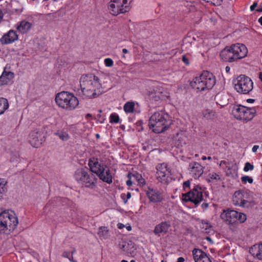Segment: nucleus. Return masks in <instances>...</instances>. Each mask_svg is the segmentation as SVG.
<instances>
[{
	"label": "nucleus",
	"instance_id": "f03ea898",
	"mask_svg": "<svg viewBox=\"0 0 262 262\" xmlns=\"http://www.w3.org/2000/svg\"><path fill=\"white\" fill-rule=\"evenodd\" d=\"M18 220L12 210H5L0 213V233L9 234L17 227Z\"/></svg>",
	"mask_w": 262,
	"mask_h": 262
},
{
	"label": "nucleus",
	"instance_id": "864d4df0",
	"mask_svg": "<svg viewBox=\"0 0 262 262\" xmlns=\"http://www.w3.org/2000/svg\"><path fill=\"white\" fill-rule=\"evenodd\" d=\"M220 165L221 166H223V165H226L227 166V167L228 168V166L227 165V162L225 161H222L220 164Z\"/></svg>",
	"mask_w": 262,
	"mask_h": 262
},
{
	"label": "nucleus",
	"instance_id": "c756f323",
	"mask_svg": "<svg viewBox=\"0 0 262 262\" xmlns=\"http://www.w3.org/2000/svg\"><path fill=\"white\" fill-rule=\"evenodd\" d=\"M128 179H133L134 182H137L139 184L142 185L145 183L144 180L142 178V176L138 173H133L128 174Z\"/></svg>",
	"mask_w": 262,
	"mask_h": 262
},
{
	"label": "nucleus",
	"instance_id": "9b49d317",
	"mask_svg": "<svg viewBox=\"0 0 262 262\" xmlns=\"http://www.w3.org/2000/svg\"><path fill=\"white\" fill-rule=\"evenodd\" d=\"M203 188L200 186H195L189 192L183 193L181 200L183 202H191L195 205L200 203L203 200Z\"/></svg>",
	"mask_w": 262,
	"mask_h": 262
},
{
	"label": "nucleus",
	"instance_id": "0eeeda50",
	"mask_svg": "<svg viewBox=\"0 0 262 262\" xmlns=\"http://www.w3.org/2000/svg\"><path fill=\"white\" fill-rule=\"evenodd\" d=\"M221 219L227 224H234L236 222L243 223L247 220V215L234 210H224L220 215Z\"/></svg>",
	"mask_w": 262,
	"mask_h": 262
},
{
	"label": "nucleus",
	"instance_id": "37998d69",
	"mask_svg": "<svg viewBox=\"0 0 262 262\" xmlns=\"http://www.w3.org/2000/svg\"><path fill=\"white\" fill-rule=\"evenodd\" d=\"M121 197L123 200L124 203H126L128 200L131 198V193L130 192H127L126 194L123 193L121 194Z\"/></svg>",
	"mask_w": 262,
	"mask_h": 262
},
{
	"label": "nucleus",
	"instance_id": "338daca9",
	"mask_svg": "<svg viewBox=\"0 0 262 262\" xmlns=\"http://www.w3.org/2000/svg\"><path fill=\"white\" fill-rule=\"evenodd\" d=\"M121 262H128V261L126 260H122Z\"/></svg>",
	"mask_w": 262,
	"mask_h": 262
},
{
	"label": "nucleus",
	"instance_id": "9d476101",
	"mask_svg": "<svg viewBox=\"0 0 262 262\" xmlns=\"http://www.w3.org/2000/svg\"><path fill=\"white\" fill-rule=\"evenodd\" d=\"M232 113L237 119L243 121L251 120L254 116L255 110L242 105H234Z\"/></svg>",
	"mask_w": 262,
	"mask_h": 262
},
{
	"label": "nucleus",
	"instance_id": "0e129e2a",
	"mask_svg": "<svg viewBox=\"0 0 262 262\" xmlns=\"http://www.w3.org/2000/svg\"><path fill=\"white\" fill-rule=\"evenodd\" d=\"M2 14L1 11H0V20L2 19Z\"/></svg>",
	"mask_w": 262,
	"mask_h": 262
},
{
	"label": "nucleus",
	"instance_id": "f3484780",
	"mask_svg": "<svg viewBox=\"0 0 262 262\" xmlns=\"http://www.w3.org/2000/svg\"><path fill=\"white\" fill-rule=\"evenodd\" d=\"M186 137L183 132H179L173 135L172 144L176 147H181L186 143Z\"/></svg>",
	"mask_w": 262,
	"mask_h": 262
},
{
	"label": "nucleus",
	"instance_id": "f257e3e1",
	"mask_svg": "<svg viewBox=\"0 0 262 262\" xmlns=\"http://www.w3.org/2000/svg\"><path fill=\"white\" fill-rule=\"evenodd\" d=\"M82 94L87 98H95L105 91V86L98 77L93 74H83L80 78Z\"/></svg>",
	"mask_w": 262,
	"mask_h": 262
},
{
	"label": "nucleus",
	"instance_id": "4468645a",
	"mask_svg": "<svg viewBox=\"0 0 262 262\" xmlns=\"http://www.w3.org/2000/svg\"><path fill=\"white\" fill-rule=\"evenodd\" d=\"M45 141L43 133L38 129L32 131L29 136V142L31 145L35 148L40 147Z\"/></svg>",
	"mask_w": 262,
	"mask_h": 262
},
{
	"label": "nucleus",
	"instance_id": "cd10ccee",
	"mask_svg": "<svg viewBox=\"0 0 262 262\" xmlns=\"http://www.w3.org/2000/svg\"><path fill=\"white\" fill-rule=\"evenodd\" d=\"M215 99L216 104L222 107L226 106L228 103L227 96L224 94H218L216 95Z\"/></svg>",
	"mask_w": 262,
	"mask_h": 262
},
{
	"label": "nucleus",
	"instance_id": "4be33fe9",
	"mask_svg": "<svg viewBox=\"0 0 262 262\" xmlns=\"http://www.w3.org/2000/svg\"><path fill=\"white\" fill-rule=\"evenodd\" d=\"M98 177L102 181L108 184L112 183L113 176L111 173L110 169L105 165L104 170H102L98 175Z\"/></svg>",
	"mask_w": 262,
	"mask_h": 262
},
{
	"label": "nucleus",
	"instance_id": "4d7b16f0",
	"mask_svg": "<svg viewBox=\"0 0 262 262\" xmlns=\"http://www.w3.org/2000/svg\"><path fill=\"white\" fill-rule=\"evenodd\" d=\"M230 71V68L229 66H227L225 68V71L227 73H229Z\"/></svg>",
	"mask_w": 262,
	"mask_h": 262
},
{
	"label": "nucleus",
	"instance_id": "c85d7f7f",
	"mask_svg": "<svg viewBox=\"0 0 262 262\" xmlns=\"http://www.w3.org/2000/svg\"><path fill=\"white\" fill-rule=\"evenodd\" d=\"M202 115L203 118L207 120H212L216 116V113L212 110L207 109L202 112Z\"/></svg>",
	"mask_w": 262,
	"mask_h": 262
},
{
	"label": "nucleus",
	"instance_id": "774afa93",
	"mask_svg": "<svg viewBox=\"0 0 262 262\" xmlns=\"http://www.w3.org/2000/svg\"><path fill=\"white\" fill-rule=\"evenodd\" d=\"M211 159V157H208L207 158V159H208V160H210Z\"/></svg>",
	"mask_w": 262,
	"mask_h": 262
},
{
	"label": "nucleus",
	"instance_id": "c03bdc74",
	"mask_svg": "<svg viewBox=\"0 0 262 262\" xmlns=\"http://www.w3.org/2000/svg\"><path fill=\"white\" fill-rule=\"evenodd\" d=\"M199 41L200 42V43L201 44L200 45V47H202L203 48H204V50H206L207 49V43H208V40L207 39H205V40H203L202 38L200 39V40H199Z\"/></svg>",
	"mask_w": 262,
	"mask_h": 262
},
{
	"label": "nucleus",
	"instance_id": "aec40b11",
	"mask_svg": "<svg viewBox=\"0 0 262 262\" xmlns=\"http://www.w3.org/2000/svg\"><path fill=\"white\" fill-rule=\"evenodd\" d=\"M192 255L195 262H211L207 254L201 250L194 249Z\"/></svg>",
	"mask_w": 262,
	"mask_h": 262
},
{
	"label": "nucleus",
	"instance_id": "5fc2aeb1",
	"mask_svg": "<svg viewBox=\"0 0 262 262\" xmlns=\"http://www.w3.org/2000/svg\"><path fill=\"white\" fill-rule=\"evenodd\" d=\"M184 259L183 257H180L178 258L177 262H184Z\"/></svg>",
	"mask_w": 262,
	"mask_h": 262
},
{
	"label": "nucleus",
	"instance_id": "680f3d73",
	"mask_svg": "<svg viewBox=\"0 0 262 262\" xmlns=\"http://www.w3.org/2000/svg\"><path fill=\"white\" fill-rule=\"evenodd\" d=\"M258 22L262 26V16L258 19Z\"/></svg>",
	"mask_w": 262,
	"mask_h": 262
},
{
	"label": "nucleus",
	"instance_id": "603ef678",
	"mask_svg": "<svg viewBox=\"0 0 262 262\" xmlns=\"http://www.w3.org/2000/svg\"><path fill=\"white\" fill-rule=\"evenodd\" d=\"M117 227L119 229H122L124 227H125V225L124 224H122V223H118L117 224Z\"/></svg>",
	"mask_w": 262,
	"mask_h": 262
},
{
	"label": "nucleus",
	"instance_id": "13d9d810",
	"mask_svg": "<svg viewBox=\"0 0 262 262\" xmlns=\"http://www.w3.org/2000/svg\"><path fill=\"white\" fill-rule=\"evenodd\" d=\"M254 99H248L247 100V102H248V103H252L254 102Z\"/></svg>",
	"mask_w": 262,
	"mask_h": 262
},
{
	"label": "nucleus",
	"instance_id": "a19ab883",
	"mask_svg": "<svg viewBox=\"0 0 262 262\" xmlns=\"http://www.w3.org/2000/svg\"><path fill=\"white\" fill-rule=\"evenodd\" d=\"M254 169V165L252 164H251L249 162H246L245 164V166L244 167V171L245 172H248L250 170H252Z\"/></svg>",
	"mask_w": 262,
	"mask_h": 262
},
{
	"label": "nucleus",
	"instance_id": "72a5a7b5",
	"mask_svg": "<svg viewBox=\"0 0 262 262\" xmlns=\"http://www.w3.org/2000/svg\"><path fill=\"white\" fill-rule=\"evenodd\" d=\"M108 229L106 227H100L99 228L98 235L102 239H106L107 237Z\"/></svg>",
	"mask_w": 262,
	"mask_h": 262
},
{
	"label": "nucleus",
	"instance_id": "e2e57ef3",
	"mask_svg": "<svg viewBox=\"0 0 262 262\" xmlns=\"http://www.w3.org/2000/svg\"><path fill=\"white\" fill-rule=\"evenodd\" d=\"M202 159L203 160H205L207 159V158L205 156H203V157H202Z\"/></svg>",
	"mask_w": 262,
	"mask_h": 262
},
{
	"label": "nucleus",
	"instance_id": "2f4dec72",
	"mask_svg": "<svg viewBox=\"0 0 262 262\" xmlns=\"http://www.w3.org/2000/svg\"><path fill=\"white\" fill-rule=\"evenodd\" d=\"M136 103L134 101H128L125 103L123 106L124 111L126 113L134 112Z\"/></svg>",
	"mask_w": 262,
	"mask_h": 262
},
{
	"label": "nucleus",
	"instance_id": "a18cd8bd",
	"mask_svg": "<svg viewBox=\"0 0 262 262\" xmlns=\"http://www.w3.org/2000/svg\"><path fill=\"white\" fill-rule=\"evenodd\" d=\"M182 59L186 64L188 65L189 64V59L185 55H183Z\"/></svg>",
	"mask_w": 262,
	"mask_h": 262
},
{
	"label": "nucleus",
	"instance_id": "2eb2a0df",
	"mask_svg": "<svg viewBox=\"0 0 262 262\" xmlns=\"http://www.w3.org/2000/svg\"><path fill=\"white\" fill-rule=\"evenodd\" d=\"M232 50L236 60L245 57L248 54L247 47L243 44L236 43L232 45Z\"/></svg>",
	"mask_w": 262,
	"mask_h": 262
},
{
	"label": "nucleus",
	"instance_id": "7ed1b4c3",
	"mask_svg": "<svg viewBox=\"0 0 262 262\" xmlns=\"http://www.w3.org/2000/svg\"><path fill=\"white\" fill-rule=\"evenodd\" d=\"M149 128L155 133H161L169 126L168 115L162 111L154 113L149 119Z\"/></svg>",
	"mask_w": 262,
	"mask_h": 262
},
{
	"label": "nucleus",
	"instance_id": "de8ad7c7",
	"mask_svg": "<svg viewBox=\"0 0 262 262\" xmlns=\"http://www.w3.org/2000/svg\"><path fill=\"white\" fill-rule=\"evenodd\" d=\"M258 4L257 2H254L250 7V10L251 11L254 10L255 8L257 6Z\"/></svg>",
	"mask_w": 262,
	"mask_h": 262
},
{
	"label": "nucleus",
	"instance_id": "58836bf2",
	"mask_svg": "<svg viewBox=\"0 0 262 262\" xmlns=\"http://www.w3.org/2000/svg\"><path fill=\"white\" fill-rule=\"evenodd\" d=\"M110 122L111 123H118L119 121V117L116 114H112L110 115Z\"/></svg>",
	"mask_w": 262,
	"mask_h": 262
},
{
	"label": "nucleus",
	"instance_id": "79ce46f5",
	"mask_svg": "<svg viewBox=\"0 0 262 262\" xmlns=\"http://www.w3.org/2000/svg\"><path fill=\"white\" fill-rule=\"evenodd\" d=\"M104 63L106 67H112L114 65V61L111 58H106L104 60Z\"/></svg>",
	"mask_w": 262,
	"mask_h": 262
},
{
	"label": "nucleus",
	"instance_id": "b1692460",
	"mask_svg": "<svg viewBox=\"0 0 262 262\" xmlns=\"http://www.w3.org/2000/svg\"><path fill=\"white\" fill-rule=\"evenodd\" d=\"M146 194L150 201L154 203L159 202L162 199L159 192L152 188H148Z\"/></svg>",
	"mask_w": 262,
	"mask_h": 262
},
{
	"label": "nucleus",
	"instance_id": "39448f33",
	"mask_svg": "<svg viewBox=\"0 0 262 262\" xmlns=\"http://www.w3.org/2000/svg\"><path fill=\"white\" fill-rule=\"evenodd\" d=\"M56 104L66 111L75 110L79 104L78 99L72 93L62 91L56 94L55 97Z\"/></svg>",
	"mask_w": 262,
	"mask_h": 262
},
{
	"label": "nucleus",
	"instance_id": "f704fd0d",
	"mask_svg": "<svg viewBox=\"0 0 262 262\" xmlns=\"http://www.w3.org/2000/svg\"><path fill=\"white\" fill-rule=\"evenodd\" d=\"M6 184L7 182L4 179L0 178V200L3 198L5 192L6 191Z\"/></svg>",
	"mask_w": 262,
	"mask_h": 262
},
{
	"label": "nucleus",
	"instance_id": "dca6fc26",
	"mask_svg": "<svg viewBox=\"0 0 262 262\" xmlns=\"http://www.w3.org/2000/svg\"><path fill=\"white\" fill-rule=\"evenodd\" d=\"M220 57L225 61L233 62L237 60L233 52L232 46L223 49L220 53Z\"/></svg>",
	"mask_w": 262,
	"mask_h": 262
},
{
	"label": "nucleus",
	"instance_id": "a211bd4d",
	"mask_svg": "<svg viewBox=\"0 0 262 262\" xmlns=\"http://www.w3.org/2000/svg\"><path fill=\"white\" fill-rule=\"evenodd\" d=\"M105 165L104 164H100L98 159L95 158L91 159L89 162V166L91 171L96 173L97 176L102 170H104Z\"/></svg>",
	"mask_w": 262,
	"mask_h": 262
},
{
	"label": "nucleus",
	"instance_id": "ea45409f",
	"mask_svg": "<svg viewBox=\"0 0 262 262\" xmlns=\"http://www.w3.org/2000/svg\"><path fill=\"white\" fill-rule=\"evenodd\" d=\"M241 181L242 183L244 184H246L247 182L250 184H251L253 183V179L251 177L248 176H245L242 177L241 178Z\"/></svg>",
	"mask_w": 262,
	"mask_h": 262
},
{
	"label": "nucleus",
	"instance_id": "bb28decb",
	"mask_svg": "<svg viewBox=\"0 0 262 262\" xmlns=\"http://www.w3.org/2000/svg\"><path fill=\"white\" fill-rule=\"evenodd\" d=\"M249 252L254 257L262 260V244L259 246L254 245L249 249Z\"/></svg>",
	"mask_w": 262,
	"mask_h": 262
},
{
	"label": "nucleus",
	"instance_id": "393cba45",
	"mask_svg": "<svg viewBox=\"0 0 262 262\" xmlns=\"http://www.w3.org/2000/svg\"><path fill=\"white\" fill-rule=\"evenodd\" d=\"M14 78V74L10 71L4 70L0 76V85H5L10 82Z\"/></svg>",
	"mask_w": 262,
	"mask_h": 262
},
{
	"label": "nucleus",
	"instance_id": "5701e85b",
	"mask_svg": "<svg viewBox=\"0 0 262 262\" xmlns=\"http://www.w3.org/2000/svg\"><path fill=\"white\" fill-rule=\"evenodd\" d=\"M170 227V224L167 222H162L157 225L154 230V233L156 235H159L161 233H166Z\"/></svg>",
	"mask_w": 262,
	"mask_h": 262
},
{
	"label": "nucleus",
	"instance_id": "a878e982",
	"mask_svg": "<svg viewBox=\"0 0 262 262\" xmlns=\"http://www.w3.org/2000/svg\"><path fill=\"white\" fill-rule=\"evenodd\" d=\"M32 26V25L31 23L26 20H22L17 25L16 29L19 33L24 34L29 32Z\"/></svg>",
	"mask_w": 262,
	"mask_h": 262
},
{
	"label": "nucleus",
	"instance_id": "4c0bfd02",
	"mask_svg": "<svg viewBox=\"0 0 262 262\" xmlns=\"http://www.w3.org/2000/svg\"><path fill=\"white\" fill-rule=\"evenodd\" d=\"M226 174L228 176L236 177L237 174V169L236 166H233L232 168L228 167V170L226 171Z\"/></svg>",
	"mask_w": 262,
	"mask_h": 262
},
{
	"label": "nucleus",
	"instance_id": "09e8293b",
	"mask_svg": "<svg viewBox=\"0 0 262 262\" xmlns=\"http://www.w3.org/2000/svg\"><path fill=\"white\" fill-rule=\"evenodd\" d=\"M124 250L126 251L128 253L130 254L132 256L135 254V249L127 250L126 249H124Z\"/></svg>",
	"mask_w": 262,
	"mask_h": 262
},
{
	"label": "nucleus",
	"instance_id": "20e7f679",
	"mask_svg": "<svg viewBox=\"0 0 262 262\" xmlns=\"http://www.w3.org/2000/svg\"><path fill=\"white\" fill-rule=\"evenodd\" d=\"M215 83V78L213 75L208 71H204L192 79L190 85L193 89L202 91L212 89Z\"/></svg>",
	"mask_w": 262,
	"mask_h": 262
},
{
	"label": "nucleus",
	"instance_id": "8fccbe9b",
	"mask_svg": "<svg viewBox=\"0 0 262 262\" xmlns=\"http://www.w3.org/2000/svg\"><path fill=\"white\" fill-rule=\"evenodd\" d=\"M134 182V181L133 179H129V180H128L126 181V185L128 186H130Z\"/></svg>",
	"mask_w": 262,
	"mask_h": 262
},
{
	"label": "nucleus",
	"instance_id": "6e6d98bb",
	"mask_svg": "<svg viewBox=\"0 0 262 262\" xmlns=\"http://www.w3.org/2000/svg\"><path fill=\"white\" fill-rule=\"evenodd\" d=\"M257 12H262V4L260 5L259 7L256 9Z\"/></svg>",
	"mask_w": 262,
	"mask_h": 262
},
{
	"label": "nucleus",
	"instance_id": "49530a36",
	"mask_svg": "<svg viewBox=\"0 0 262 262\" xmlns=\"http://www.w3.org/2000/svg\"><path fill=\"white\" fill-rule=\"evenodd\" d=\"M190 182L189 181H186L183 183V188L185 190L187 188L190 187Z\"/></svg>",
	"mask_w": 262,
	"mask_h": 262
},
{
	"label": "nucleus",
	"instance_id": "f8f14e48",
	"mask_svg": "<svg viewBox=\"0 0 262 262\" xmlns=\"http://www.w3.org/2000/svg\"><path fill=\"white\" fill-rule=\"evenodd\" d=\"M247 194L246 192L237 191L235 192L233 196V202L236 206L245 208H250L254 205L252 201L247 200Z\"/></svg>",
	"mask_w": 262,
	"mask_h": 262
},
{
	"label": "nucleus",
	"instance_id": "1a4fd4ad",
	"mask_svg": "<svg viewBox=\"0 0 262 262\" xmlns=\"http://www.w3.org/2000/svg\"><path fill=\"white\" fill-rule=\"evenodd\" d=\"M132 0H111L108 8L113 15H117L129 11Z\"/></svg>",
	"mask_w": 262,
	"mask_h": 262
},
{
	"label": "nucleus",
	"instance_id": "473e14b6",
	"mask_svg": "<svg viewBox=\"0 0 262 262\" xmlns=\"http://www.w3.org/2000/svg\"><path fill=\"white\" fill-rule=\"evenodd\" d=\"M63 141H67L70 139V135L67 131L59 130L55 133Z\"/></svg>",
	"mask_w": 262,
	"mask_h": 262
},
{
	"label": "nucleus",
	"instance_id": "423d86ee",
	"mask_svg": "<svg viewBox=\"0 0 262 262\" xmlns=\"http://www.w3.org/2000/svg\"><path fill=\"white\" fill-rule=\"evenodd\" d=\"M74 178L79 184L89 188H93L97 182V179L86 168L77 169Z\"/></svg>",
	"mask_w": 262,
	"mask_h": 262
},
{
	"label": "nucleus",
	"instance_id": "6e6552de",
	"mask_svg": "<svg viewBox=\"0 0 262 262\" xmlns=\"http://www.w3.org/2000/svg\"><path fill=\"white\" fill-rule=\"evenodd\" d=\"M234 88L238 93L247 94L253 90V83L249 77L241 75L234 81Z\"/></svg>",
	"mask_w": 262,
	"mask_h": 262
},
{
	"label": "nucleus",
	"instance_id": "3c124183",
	"mask_svg": "<svg viewBox=\"0 0 262 262\" xmlns=\"http://www.w3.org/2000/svg\"><path fill=\"white\" fill-rule=\"evenodd\" d=\"M259 146L258 145H254L252 148V151L253 152H256Z\"/></svg>",
	"mask_w": 262,
	"mask_h": 262
},
{
	"label": "nucleus",
	"instance_id": "412c9836",
	"mask_svg": "<svg viewBox=\"0 0 262 262\" xmlns=\"http://www.w3.org/2000/svg\"><path fill=\"white\" fill-rule=\"evenodd\" d=\"M190 172L194 178H199L203 172V167L198 163H193L189 165Z\"/></svg>",
	"mask_w": 262,
	"mask_h": 262
},
{
	"label": "nucleus",
	"instance_id": "ddd939ff",
	"mask_svg": "<svg viewBox=\"0 0 262 262\" xmlns=\"http://www.w3.org/2000/svg\"><path fill=\"white\" fill-rule=\"evenodd\" d=\"M156 169L157 180L162 183H168L171 180V172L167 165L165 163L159 164Z\"/></svg>",
	"mask_w": 262,
	"mask_h": 262
},
{
	"label": "nucleus",
	"instance_id": "c9c22d12",
	"mask_svg": "<svg viewBox=\"0 0 262 262\" xmlns=\"http://www.w3.org/2000/svg\"><path fill=\"white\" fill-rule=\"evenodd\" d=\"M221 177L217 173L210 172L208 176V180L209 182H215L220 180Z\"/></svg>",
	"mask_w": 262,
	"mask_h": 262
},
{
	"label": "nucleus",
	"instance_id": "052dcab7",
	"mask_svg": "<svg viewBox=\"0 0 262 262\" xmlns=\"http://www.w3.org/2000/svg\"><path fill=\"white\" fill-rule=\"evenodd\" d=\"M122 52L124 54H125L128 53V51L126 49H123Z\"/></svg>",
	"mask_w": 262,
	"mask_h": 262
},
{
	"label": "nucleus",
	"instance_id": "bf43d9fd",
	"mask_svg": "<svg viewBox=\"0 0 262 262\" xmlns=\"http://www.w3.org/2000/svg\"><path fill=\"white\" fill-rule=\"evenodd\" d=\"M125 227H126V229L128 230V231H131L132 230V227L129 225H126V226H125Z\"/></svg>",
	"mask_w": 262,
	"mask_h": 262
},
{
	"label": "nucleus",
	"instance_id": "7c9ffc66",
	"mask_svg": "<svg viewBox=\"0 0 262 262\" xmlns=\"http://www.w3.org/2000/svg\"><path fill=\"white\" fill-rule=\"evenodd\" d=\"M9 103L7 99L0 98V115H2L8 108Z\"/></svg>",
	"mask_w": 262,
	"mask_h": 262
},
{
	"label": "nucleus",
	"instance_id": "69168bd1",
	"mask_svg": "<svg viewBox=\"0 0 262 262\" xmlns=\"http://www.w3.org/2000/svg\"><path fill=\"white\" fill-rule=\"evenodd\" d=\"M203 205H205V207H207L208 204H203Z\"/></svg>",
	"mask_w": 262,
	"mask_h": 262
},
{
	"label": "nucleus",
	"instance_id": "6ab92c4d",
	"mask_svg": "<svg viewBox=\"0 0 262 262\" xmlns=\"http://www.w3.org/2000/svg\"><path fill=\"white\" fill-rule=\"evenodd\" d=\"M17 39L18 35L15 31L11 30L2 36L0 39V41L2 44L7 45L11 43Z\"/></svg>",
	"mask_w": 262,
	"mask_h": 262
},
{
	"label": "nucleus",
	"instance_id": "e433bc0d",
	"mask_svg": "<svg viewBox=\"0 0 262 262\" xmlns=\"http://www.w3.org/2000/svg\"><path fill=\"white\" fill-rule=\"evenodd\" d=\"M200 226L203 232L206 233L209 232L210 229V225L207 223V222L202 221L200 223Z\"/></svg>",
	"mask_w": 262,
	"mask_h": 262
}]
</instances>
